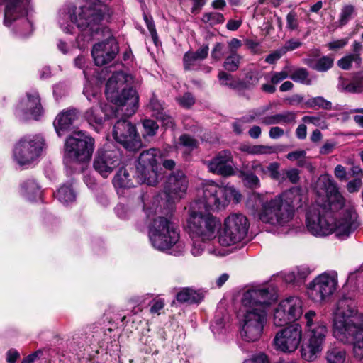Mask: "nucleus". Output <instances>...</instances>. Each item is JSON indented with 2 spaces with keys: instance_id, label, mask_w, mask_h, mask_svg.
<instances>
[{
  "instance_id": "f257e3e1",
  "label": "nucleus",
  "mask_w": 363,
  "mask_h": 363,
  "mask_svg": "<svg viewBox=\"0 0 363 363\" xmlns=\"http://www.w3.org/2000/svg\"><path fill=\"white\" fill-rule=\"evenodd\" d=\"M320 189L325 193V201L318 207H313L306 214L308 230L315 236H326L336 232L338 236H348L359 225L357 215L352 207L345 208L338 219L332 211L341 209L345 199L336 182L329 174L322 175L318 182Z\"/></svg>"
},
{
  "instance_id": "f03ea898",
  "label": "nucleus",
  "mask_w": 363,
  "mask_h": 363,
  "mask_svg": "<svg viewBox=\"0 0 363 363\" xmlns=\"http://www.w3.org/2000/svg\"><path fill=\"white\" fill-rule=\"evenodd\" d=\"M333 335L343 343H352L356 357L363 358V314L358 313L354 299L342 296L337 303Z\"/></svg>"
},
{
  "instance_id": "7ed1b4c3",
  "label": "nucleus",
  "mask_w": 363,
  "mask_h": 363,
  "mask_svg": "<svg viewBox=\"0 0 363 363\" xmlns=\"http://www.w3.org/2000/svg\"><path fill=\"white\" fill-rule=\"evenodd\" d=\"M141 82L123 69L114 72L106 84V99L115 106L113 116H133L139 106V95L135 89Z\"/></svg>"
},
{
  "instance_id": "20e7f679",
  "label": "nucleus",
  "mask_w": 363,
  "mask_h": 363,
  "mask_svg": "<svg viewBox=\"0 0 363 363\" xmlns=\"http://www.w3.org/2000/svg\"><path fill=\"white\" fill-rule=\"evenodd\" d=\"M107 11V6L100 1L92 2L79 9L70 6L66 12L61 13L60 24L65 33H72L73 26L69 23H65V21L69 20L80 30L89 31L93 35L99 33Z\"/></svg>"
},
{
  "instance_id": "39448f33",
  "label": "nucleus",
  "mask_w": 363,
  "mask_h": 363,
  "mask_svg": "<svg viewBox=\"0 0 363 363\" xmlns=\"http://www.w3.org/2000/svg\"><path fill=\"white\" fill-rule=\"evenodd\" d=\"M219 220L199 203H191L186 218V228L191 238L211 240L215 237Z\"/></svg>"
},
{
  "instance_id": "423d86ee",
  "label": "nucleus",
  "mask_w": 363,
  "mask_h": 363,
  "mask_svg": "<svg viewBox=\"0 0 363 363\" xmlns=\"http://www.w3.org/2000/svg\"><path fill=\"white\" fill-rule=\"evenodd\" d=\"M203 194L200 199L192 203H199L209 212L225 208L230 201L239 203L241 194L233 186H220L214 182H208L203 186Z\"/></svg>"
},
{
  "instance_id": "0eeeda50",
  "label": "nucleus",
  "mask_w": 363,
  "mask_h": 363,
  "mask_svg": "<svg viewBox=\"0 0 363 363\" xmlns=\"http://www.w3.org/2000/svg\"><path fill=\"white\" fill-rule=\"evenodd\" d=\"M148 235L154 248L165 251L179 242V230L169 218L158 216L150 223Z\"/></svg>"
},
{
  "instance_id": "6e6552de",
  "label": "nucleus",
  "mask_w": 363,
  "mask_h": 363,
  "mask_svg": "<svg viewBox=\"0 0 363 363\" xmlns=\"http://www.w3.org/2000/svg\"><path fill=\"white\" fill-rule=\"evenodd\" d=\"M94 139L85 132H73L65 141V159L77 163L89 161L94 150Z\"/></svg>"
},
{
  "instance_id": "1a4fd4ad",
  "label": "nucleus",
  "mask_w": 363,
  "mask_h": 363,
  "mask_svg": "<svg viewBox=\"0 0 363 363\" xmlns=\"http://www.w3.org/2000/svg\"><path fill=\"white\" fill-rule=\"evenodd\" d=\"M294 216V206L277 196L262 204L259 213V219L265 223L275 226H283L289 223Z\"/></svg>"
},
{
  "instance_id": "9d476101",
  "label": "nucleus",
  "mask_w": 363,
  "mask_h": 363,
  "mask_svg": "<svg viewBox=\"0 0 363 363\" xmlns=\"http://www.w3.org/2000/svg\"><path fill=\"white\" fill-rule=\"evenodd\" d=\"M267 321V312L262 308H248L240 320V335L245 342H252L262 336Z\"/></svg>"
},
{
  "instance_id": "9b49d317",
  "label": "nucleus",
  "mask_w": 363,
  "mask_h": 363,
  "mask_svg": "<svg viewBox=\"0 0 363 363\" xmlns=\"http://www.w3.org/2000/svg\"><path fill=\"white\" fill-rule=\"evenodd\" d=\"M250 223L247 218L242 213H232L224 222L223 231L218 242L223 246H230L241 242L246 237Z\"/></svg>"
},
{
  "instance_id": "f8f14e48",
  "label": "nucleus",
  "mask_w": 363,
  "mask_h": 363,
  "mask_svg": "<svg viewBox=\"0 0 363 363\" xmlns=\"http://www.w3.org/2000/svg\"><path fill=\"white\" fill-rule=\"evenodd\" d=\"M160 151L150 148L140 153L136 165L137 182L155 186L157 183L158 160Z\"/></svg>"
},
{
  "instance_id": "ddd939ff",
  "label": "nucleus",
  "mask_w": 363,
  "mask_h": 363,
  "mask_svg": "<svg viewBox=\"0 0 363 363\" xmlns=\"http://www.w3.org/2000/svg\"><path fill=\"white\" fill-rule=\"evenodd\" d=\"M44 145L45 140L39 135L24 136L14 146V160L21 166L30 164L40 155Z\"/></svg>"
},
{
  "instance_id": "4468645a",
  "label": "nucleus",
  "mask_w": 363,
  "mask_h": 363,
  "mask_svg": "<svg viewBox=\"0 0 363 363\" xmlns=\"http://www.w3.org/2000/svg\"><path fill=\"white\" fill-rule=\"evenodd\" d=\"M121 159L120 150L112 143H107L97 150L93 168L103 178H107L118 166Z\"/></svg>"
},
{
  "instance_id": "2eb2a0df",
  "label": "nucleus",
  "mask_w": 363,
  "mask_h": 363,
  "mask_svg": "<svg viewBox=\"0 0 363 363\" xmlns=\"http://www.w3.org/2000/svg\"><path fill=\"white\" fill-rule=\"evenodd\" d=\"M303 313V301L297 296H290L282 300L275 308L273 324L283 327L298 320Z\"/></svg>"
},
{
  "instance_id": "dca6fc26",
  "label": "nucleus",
  "mask_w": 363,
  "mask_h": 363,
  "mask_svg": "<svg viewBox=\"0 0 363 363\" xmlns=\"http://www.w3.org/2000/svg\"><path fill=\"white\" fill-rule=\"evenodd\" d=\"M113 126V136L114 139L121 143L127 150L135 152L140 150L143 145L139 134L137 133L134 124L123 118L126 116H120Z\"/></svg>"
},
{
  "instance_id": "f3484780",
  "label": "nucleus",
  "mask_w": 363,
  "mask_h": 363,
  "mask_svg": "<svg viewBox=\"0 0 363 363\" xmlns=\"http://www.w3.org/2000/svg\"><path fill=\"white\" fill-rule=\"evenodd\" d=\"M303 337L302 327L298 323L286 326L278 331L274 338V345L277 350L284 353H292L298 347Z\"/></svg>"
},
{
  "instance_id": "a211bd4d",
  "label": "nucleus",
  "mask_w": 363,
  "mask_h": 363,
  "mask_svg": "<svg viewBox=\"0 0 363 363\" xmlns=\"http://www.w3.org/2000/svg\"><path fill=\"white\" fill-rule=\"evenodd\" d=\"M43 113L39 93L31 90L26 93L25 97L17 105L15 115L21 121L38 120Z\"/></svg>"
},
{
  "instance_id": "6ab92c4d",
  "label": "nucleus",
  "mask_w": 363,
  "mask_h": 363,
  "mask_svg": "<svg viewBox=\"0 0 363 363\" xmlns=\"http://www.w3.org/2000/svg\"><path fill=\"white\" fill-rule=\"evenodd\" d=\"M277 298L272 287H260L247 290L242 299V305L248 308H262L266 311Z\"/></svg>"
},
{
  "instance_id": "aec40b11",
  "label": "nucleus",
  "mask_w": 363,
  "mask_h": 363,
  "mask_svg": "<svg viewBox=\"0 0 363 363\" xmlns=\"http://www.w3.org/2000/svg\"><path fill=\"white\" fill-rule=\"evenodd\" d=\"M336 286L337 281L334 277L322 274L309 284L308 296L315 302H322L333 294Z\"/></svg>"
},
{
  "instance_id": "412c9836",
  "label": "nucleus",
  "mask_w": 363,
  "mask_h": 363,
  "mask_svg": "<svg viewBox=\"0 0 363 363\" xmlns=\"http://www.w3.org/2000/svg\"><path fill=\"white\" fill-rule=\"evenodd\" d=\"M119 51L115 38H108L106 40L94 45L91 55L96 66L100 67L111 62Z\"/></svg>"
},
{
  "instance_id": "4be33fe9",
  "label": "nucleus",
  "mask_w": 363,
  "mask_h": 363,
  "mask_svg": "<svg viewBox=\"0 0 363 363\" xmlns=\"http://www.w3.org/2000/svg\"><path fill=\"white\" fill-rule=\"evenodd\" d=\"M209 172L223 177L235 174L231 152L224 150L218 152L211 160L206 162Z\"/></svg>"
},
{
  "instance_id": "5701e85b",
  "label": "nucleus",
  "mask_w": 363,
  "mask_h": 363,
  "mask_svg": "<svg viewBox=\"0 0 363 363\" xmlns=\"http://www.w3.org/2000/svg\"><path fill=\"white\" fill-rule=\"evenodd\" d=\"M188 187L186 177L182 171L173 172L169 174L164 186V193L168 200L174 202L185 195Z\"/></svg>"
},
{
  "instance_id": "b1692460",
  "label": "nucleus",
  "mask_w": 363,
  "mask_h": 363,
  "mask_svg": "<svg viewBox=\"0 0 363 363\" xmlns=\"http://www.w3.org/2000/svg\"><path fill=\"white\" fill-rule=\"evenodd\" d=\"M304 318L306 321V326L310 333L308 341L323 346L328 334L325 323L318 320L316 313L313 311L306 313Z\"/></svg>"
},
{
  "instance_id": "393cba45",
  "label": "nucleus",
  "mask_w": 363,
  "mask_h": 363,
  "mask_svg": "<svg viewBox=\"0 0 363 363\" xmlns=\"http://www.w3.org/2000/svg\"><path fill=\"white\" fill-rule=\"evenodd\" d=\"M218 78L222 85L228 86L230 88L237 90L249 89L258 82L257 74L252 71L246 74L245 79H234L230 74L225 72H220Z\"/></svg>"
},
{
  "instance_id": "a878e982",
  "label": "nucleus",
  "mask_w": 363,
  "mask_h": 363,
  "mask_svg": "<svg viewBox=\"0 0 363 363\" xmlns=\"http://www.w3.org/2000/svg\"><path fill=\"white\" fill-rule=\"evenodd\" d=\"M338 89L351 93L363 91V69L354 72L352 76L340 75Z\"/></svg>"
},
{
  "instance_id": "bb28decb",
  "label": "nucleus",
  "mask_w": 363,
  "mask_h": 363,
  "mask_svg": "<svg viewBox=\"0 0 363 363\" xmlns=\"http://www.w3.org/2000/svg\"><path fill=\"white\" fill-rule=\"evenodd\" d=\"M77 118L78 112L76 109H67L60 112L53 122L57 135L61 136L62 132L70 129Z\"/></svg>"
},
{
  "instance_id": "cd10ccee",
  "label": "nucleus",
  "mask_w": 363,
  "mask_h": 363,
  "mask_svg": "<svg viewBox=\"0 0 363 363\" xmlns=\"http://www.w3.org/2000/svg\"><path fill=\"white\" fill-rule=\"evenodd\" d=\"M26 13V11L22 0H6L4 23L6 26H10L13 22L25 16Z\"/></svg>"
},
{
  "instance_id": "c85d7f7f",
  "label": "nucleus",
  "mask_w": 363,
  "mask_h": 363,
  "mask_svg": "<svg viewBox=\"0 0 363 363\" xmlns=\"http://www.w3.org/2000/svg\"><path fill=\"white\" fill-rule=\"evenodd\" d=\"M109 108L111 110L110 114L106 113V110H104L101 106H93L85 111L84 117L89 124L93 127L102 125L106 118L120 117L113 116L115 107L110 106Z\"/></svg>"
},
{
  "instance_id": "c756f323",
  "label": "nucleus",
  "mask_w": 363,
  "mask_h": 363,
  "mask_svg": "<svg viewBox=\"0 0 363 363\" xmlns=\"http://www.w3.org/2000/svg\"><path fill=\"white\" fill-rule=\"evenodd\" d=\"M296 117V112L284 111L274 115L266 116L262 118L261 123L265 125L276 124L287 125L295 123Z\"/></svg>"
},
{
  "instance_id": "7c9ffc66",
  "label": "nucleus",
  "mask_w": 363,
  "mask_h": 363,
  "mask_svg": "<svg viewBox=\"0 0 363 363\" xmlns=\"http://www.w3.org/2000/svg\"><path fill=\"white\" fill-rule=\"evenodd\" d=\"M352 47L354 54L346 55L338 60L337 65L340 68L358 67L360 66L362 59L359 57V52L362 48V44L359 42L354 41Z\"/></svg>"
},
{
  "instance_id": "2f4dec72",
  "label": "nucleus",
  "mask_w": 363,
  "mask_h": 363,
  "mask_svg": "<svg viewBox=\"0 0 363 363\" xmlns=\"http://www.w3.org/2000/svg\"><path fill=\"white\" fill-rule=\"evenodd\" d=\"M204 298V294L191 288H184L177 294V300L180 303H198Z\"/></svg>"
},
{
  "instance_id": "473e14b6",
  "label": "nucleus",
  "mask_w": 363,
  "mask_h": 363,
  "mask_svg": "<svg viewBox=\"0 0 363 363\" xmlns=\"http://www.w3.org/2000/svg\"><path fill=\"white\" fill-rule=\"evenodd\" d=\"M208 45H203L195 52H187L184 56V62L186 66H194L197 62L206 59L208 55Z\"/></svg>"
},
{
  "instance_id": "72a5a7b5",
  "label": "nucleus",
  "mask_w": 363,
  "mask_h": 363,
  "mask_svg": "<svg viewBox=\"0 0 363 363\" xmlns=\"http://www.w3.org/2000/svg\"><path fill=\"white\" fill-rule=\"evenodd\" d=\"M113 184L116 188H130L134 186V184L130 176V174L125 168H121L117 172L113 179Z\"/></svg>"
},
{
  "instance_id": "f704fd0d",
  "label": "nucleus",
  "mask_w": 363,
  "mask_h": 363,
  "mask_svg": "<svg viewBox=\"0 0 363 363\" xmlns=\"http://www.w3.org/2000/svg\"><path fill=\"white\" fill-rule=\"evenodd\" d=\"M322 350L323 346L308 341V343L301 348V357L306 361L313 362L317 359Z\"/></svg>"
},
{
  "instance_id": "c9c22d12",
  "label": "nucleus",
  "mask_w": 363,
  "mask_h": 363,
  "mask_svg": "<svg viewBox=\"0 0 363 363\" xmlns=\"http://www.w3.org/2000/svg\"><path fill=\"white\" fill-rule=\"evenodd\" d=\"M357 16V9L352 4H345L341 8L339 18L337 20V26L342 28L347 25L350 20Z\"/></svg>"
},
{
  "instance_id": "e433bc0d",
  "label": "nucleus",
  "mask_w": 363,
  "mask_h": 363,
  "mask_svg": "<svg viewBox=\"0 0 363 363\" xmlns=\"http://www.w3.org/2000/svg\"><path fill=\"white\" fill-rule=\"evenodd\" d=\"M21 190L25 196L29 200H34L41 195L40 188L33 179H28L23 183Z\"/></svg>"
},
{
  "instance_id": "4c0bfd02",
  "label": "nucleus",
  "mask_w": 363,
  "mask_h": 363,
  "mask_svg": "<svg viewBox=\"0 0 363 363\" xmlns=\"http://www.w3.org/2000/svg\"><path fill=\"white\" fill-rule=\"evenodd\" d=\"M108 69H84V75L90 83L101 84L106 79Z\"/></svg>"
},
{
  "instance_id": "58836bf2",
  "label": "nucleus",
  "mask_w": 363,
  "mask_h": 363,
  "mask_svg": "<svg viewBox=\"0 0 363 363\" xmlns=\"http://www.w3.org/2000/svg\"><path fill=\"white\" fill-rule=\"evenodd\" d=\"M56 198L62 203H68L74 201L76 195L70 186H61L55 194Z\"/></svg>"
},
{
  "instance_id": "ea45409f",
  "label": "nucleus",
  "mask_w": 363,
  "mask_h": 363,
  "mask_svg": "<svg viewBox=\"0 0 363 363\" xmlns=\"http://www.w3.org/2000/svg\"><path fill=\"white\" fill-rule=\"evenodd\" d=\"M305 104L307 107L314 109L321 108L329 111L333 108L332 103L322 96L311 98L305 102Z\"/></svg>"
},
{
  "instance_id": "a19ab883",
  "label": "nucleus",
  "mask_w": 363,
  "mask_h": 363,
  "mask_svg": "<svg viewBox=\"0 0 363 363\" xmlns=\"http://www.w3.org/2000/svg\"><path fill=\"white\" fill-rule=\"evenodd\" d=\"M345 358V352L343 350L335 347H330L326 353V359L328 363H342Z\"/></svg>"
},
{
  "instance_id": "79ce46f5",
  "label": "nucleus",
  "mask_w": 363,
  "mask_h": 363,
  "mask_svg": "<svg viewBox=\"0 0 363 363\" xmlns=\"http://www.w3.org/2000/svg\"><path fill=\"white\" fill-rule=\"evenodd\" d=\"M147 107L152 111V115L155 118L161 116V114L165 111L164 103L158 99L155 93H152Z\"/></svg>"
},
{
  "instance_id": "37998d69",
  "label": "nucleus",
  "mask_w": 363,
  "mask_h": 363,
  "mask_svg": "<svg viewBox=\"0 0 363 363\" xmlns=\"http://www.w3.org/2000/svg\"><path fill=\"white\" fill-rule=\"evenodd\" d=\"M179 144L186 151L191 152L198 147L199 142L194 137L189 134H183L179 138Z\"/></svg>"
},
{
  "instance_id": "c03bdc74",
  "label": "nucleus",
  "mask_w": 363,
  "mask_h": 363,
  "mask_svg": "<svg viewBox=\"0 0 363 363\" xmlns=\"http://www.w3.org/2000/svg\"><path fill=\"white\" fill-rule=\"evenodd\" d=\"M225 21L223 15L218 12L205 13L202 17V21L211 26L222 23Z\"/></svg>"
},
{
  "instance_id": "a18cd8bd",
  "label": "nucleus",
  "mask_w": 363,
  "mask_h": 363,
  "mask_svg": "<svg viewBox=\"0 0 363 363\" xmlns=\"http://www.w3.org/2000/svg\"><path fill=\"white\" fill-rule=\"evenodd\" d=\"M280 164L277 162H271L266 169L267 177H269L272 179L276 181L284 180L285 177L281 176L279 172Z\"/></svg>"
},
{
  "instance_id": "49530a36",
  "label": "nucleus",
  "mask_w": 363,
  "mask_h": 363,
  "mask_svg": "<svg viewBox=\"0 0 363 363\" xmlns=\"http://www.w3.org/2000/svg\"><path fill=\"white\" fill-rule=\"evenodd\" d=\"M240 174V177L243 179L248 187L255 189L259 186V179L254 173L241 171Z\"/></svg>"
},
{
  "instance_id": "de8ad7c7",
  "label": "nucleus",
  "mask_w": 363,
  "mask_h": 363,
  "mask_svg": "<svg viewBox=\"0 0 363 363\" xmlns=\"http://www.w3.org/2000/svg\"><path fill=\"white\" fill-rule=\"evenodd\" d=\"M142 123L144 129V132L143 133V136L144 138L146 136L152 137L156 135L159 126L155 121L151 119H145Z\"/></svg>"
},
{
  "instance_id": "09e8293b",
  "label": "nucleus",
  "mask_w": 363,
  "mask_h": 363,
  "mask_svg": "<svg viewBox=\"0 0 363 363\" xmlns=\"http://www.w3.org/2000/svg\"><path fill=\"white\" fill-rule=\"evenodd\" d=\"M286 28L290 31L297 30L299 28L298 16L296 11H291L286 16Z\"/></svg>"
},
{
  "instance_id": "8fccbe9b",
  "label": "nucleus",
  "mask_w": 363,
  "mask_h": 363,
  "mask_svg": "<svg viewBox=\"0 0 363 363\" xmlns=\"http://www.w3.org/2000/svg\"><path fill=\"white\" fill-rule=\"evenodd\" d=\"M193 240V245L191 249V253L194 256H199L202 254L206 245L209 240H203L201 238H191Z\"/></svg>"
},
{
  "instance_id": "3c124183",
  "label": "nucleus",
  "mask_w": 363,
  "mask_h": 363,
  "mask_svg": "<svg viewBox=\"0 0 363 363\" xmlns=\"http://www.w3.org/2000/svg\"><path fill=\"white\" fill-rule=\"evenodd\" d=\"M291 78L296 82L304 83L306 84H311V79L308 77V74L306 69H295L291 73Z\"/></svg>"
},
{
  "instance_id": "603ef678",
  "label": "nucleus",
  "mask_w": 363,
  "mask_h": 363,
  "mask_svg": "<svg viewBox=\"0 0 363 363\" xmlns=\"http://www.w3.org/2000/svg\"><path fill=\"white\" fill-rule=\"evenodd\" d=\"M143 18L151 35L154 43L157 45L158 41V35L157 33V30L155 28L152 17L151 16H148L146 13H143Z\"/></svg>"
},
{
  "instance_id": "864d4df0",
  "label": "nucleus",
  "mask_w": 363,
  "mask_h": 363,
  "mask_svg": "<svg viewBox=\"0 0 363 363\" xmlns=\"http://www.w3.org/2000/svg\"><path fill=\"white\" fill-rule=\"evenodd\" d=\"M177 101L181 106L189 108L194 104L195 99L191 93L186 92L183 96L177 97Z\"/></svg>"
},
{
  "instance_id": "5fc2aeb1",
  "label": "nucleus",
  "mask_w": 363,
  "mask_h": 363,
  "mask_svg": "<svg viewBox=\"0 0 363 363\" xmlns=\"http://www.w3.org/2000/svg\"><path fill=\"white\" fill-rule=\"evenodd\" d=\"M277 151L273 146L255 145H253L252 155H268Z\"/></svg>"
},
{
  "instance_id": "6e6d98bb",
  "label": "nucleus",
  "mask_w": 363,
  "mask_h": 363,
  "mask_svg": "<svg viewBox=\"0 0 363 363\" xmlns=\"http://www.w3.org/2000/svg\"><path fill=\"white\" fill-rule=\"evenodd\" d=\"M302 43L298 40L290 39L287 40L283 47L281 48L284 53H286L288 51L294 50L300 48Z\"/></svg>"
},
{
  "instance_id": "4d7b16f0",
  "label": "nucleus",
  "mask_w": 363,
  "mask_h": 363,
  "mask_svg": "<svg viewBox=\"0 0 363 363\" xmlns=\"http://www.w3.org/2000/svg\"><path fill=\"white\" fill-rule=\"evenodd\" d=\"M241 60L242 57L239 55L233 52L225 59L224 65L238 67L240 65Z\"/></svg>"
},
{
  "instance_id": "13d9d810",
  "label": "nucleus",
  "mask_w": 363,
  "mask_h": 363,
  "mask_svg": "<svg viewBox=\"0 0 363 363\" xmlns=\"http://www.w3.org/2000/svg\"><path fill=\"white\" fill-rule=\"evenodd\" d=\"M224 55V45L221 43H217L213 48L211 55L216 60H220Z\"/></svg>"
},
{
  "instance_id": "bf43d9fd",
  "label": "nucleus",
  "mask_w": 363,
  "mask_h": 363,
  "mask_svg": "<svg viewBox=\"0 0 363 363\" xmlns=\"http://www.w3.org/2000/svg\"><path fill=\"white\" fill-rule=\"evenodd\" d=\"M348 43V38H342L331 41L328 43L327 46L330 50H337L343 48Z\"/></svg>"
},
{
  "instance_id": "052dcab7",
  "label": "nucleus",
  "mask_w": 363,
  "mask_h": 363,
  "mask_svg": "<svg viewBox=\"0 0 363 363\" xmlns=\"http://www.w3.org/2000/svg\"><path fill=\"white\" fill-rule=\"evenodd\" d=\"M286 178L292 184H297L300 180V172L298 169L293 168L285 171Z\"/></svg>"
},
{
  "instance_id": "680f3d73",
  "label": "nucleus",
  "mask_w": 363,
  "mask_h": 363,
  "mask_svg": "<svg viewBox=\"0 0 363 363\" xmlns=\"http://www.w3.org/2000/svg\"><path fill=\"white\" fill-rule=\"evenodd\" d=\"M333 63V58L329 56H323L318 60L316 68H331Z\"/></svg>"
},
{
  "instance_id": "e2e57ef3",
  "label": "nucleus",
  "mask_w": 363,
  "mask_h": 363,
  "mask_svg": "<svg viewBox=\"0 0 363 363\" xmlns=\"http://www.w3.org/2000/svg\"><path fill=\"white\" fill-rule=\"evenodd\" d=\"M284 55V52L281 48H279V50H277L276 51L267 55L265 59V61L270 64H274L275 62L279 60L281 57Z\"/></svg>"
},
{
  "instance_id": "0e129e2a",
  "label": "nucleus",
  "mask_w": 363,
  "mask_h": 363,
  "mask_svg": "<svg viewBox=\"0 0 363 363\" xmlns=\"http://www.w3.org/2000/svg\"><path fill=\"white\" fill-rule=\"evenodd\" d=\"M156 118L161 121L163 125L170 128L174 125L172 118L167 113L166 111L161 114V116H157Z\"/></svg>"
},
{
  "instance_id": "69168bd1",
  "label": "nucleus",
  "mask_w": 363,
  "mask_h": 363,
  "mask_svg": "<svg viewBox=\"0 0 363 363\" xmlns=\"http://www.w3.org/2000/svg\"><path fill=\"white\" fill-rule=\"evenodd\" d=\"M289 75V73H287L286 71H281L279 72H274L272 74L271 77V82L273 84H277L286 79Z\"/></svg>"
},
{
  "instance_id": "338daca9",
  "label": "nucleus",
  "mask_w": 363,
  "mask_h": 363,
  "mask_svg": "<svg viewBox=\"0 0 363 363\" xmlns=\"http://www.w3.org/2000/svg\"><path fill=\"white\" fill-rule=\"evenodd\" d=\"M260 203V198L257 196H253L247 200V206L249 208H251L253 212H256Z\"/></svg>"
},
{
  "instance_id": "774afa93",
  "label": "nucleus",
  "mask_w": 363,
  "mask_h": 363,
  "mask_svg": "<svg viewBox=\"0 0 363 363\" xmlns=\"http://www.w3.org/2000/svg\"><path fill=\"white\" fill-rule=\"evenodd\" d=\"M244 363H269V361L266 354H259L255 356L252 359L245 361Z\"/></svg>"
}]
</instances>
